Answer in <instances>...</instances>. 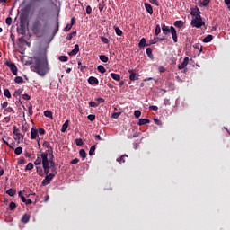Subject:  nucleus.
Returning a JSON list of instances; mask_svg holds the SVG:
<instances>
[{"label":"nucleus","mask_w":230,"mask_h":230,"mask_svg":"<svg viewBox=\"0 0 230 230\" xmlns=\"http://www.w3.org/2000/svg\"><path fill=\"white\" fill-rule=\"evenodd\" d=\"M212 40H213V35L211 34H208L203 39V42L205 43L211 42Z\"/></svg>","instance_id":"25"},{"label":"nucleus","mask_w":230,"mask_h":230,"mask_svg":"<svg viewBox=\"0 0 230 230\" xmlns=\"http://www.w3.org/2000/svg\"><path fill=\"white\" fill-rule=\"evenodd\" d=\"M31 69L40 76H46V74L49 71V68L48 67V58H36L35 64L31 66Z\"/></svg>","instance_id":"1"},{"label":"nucleus","mask_w":230,"mask_h":230,"mask_svg":"<svg viewBox=\"0 0 230 230\" xmlns=\"http://www.w3.org/2000/svg\"><path fill=\"white\" fill-rule=\"evenodd\" d=\"M97 69H98L99 73H102V74L107 73V69H105V66H102V65H100V66L97 67Z\"/></svg>","instance_id":"35"},{"label":"nucleus","mask_w":230,"mask_h":230,"mask_svg":"<svg viewBox=\"0 0 230 230\" xmlns=\"http://www.w3.org/2000/svg\"><path fill=\"white\" fill-rule=\"evenodd\" d=\"M43 146H44L45 148H48V149L51 148V145H49V142H48V141H45V142L43 143Z\"/></svg>","instance_id":"61"},{"label":"nucleus","mask_w":230,"mask_h":230,"mask_svg":"<svg viewBox=\"0 0 230 230\" xmlns=\"http://www.w3.org/2000/svg\"><path fill=\"white\" fill-rule=\"evenodd\" d=\"M21 221L22 222V224H28L30 222V215L29 214H24L22 217Z\"/></svg>","instance_id":"20"},{"label":"nucleus","mask_w":230,"mask_h":230,"mask_svg":"<svg viewBox=\"0 0 230 230\" xmlns=\"http://www.w3.org/2000/svg\"><path fill=\"white\" fill-rule=\"evenodd\" d=\"M146 51L147 57L153 60L154 59V54H152V49L147 48Z\"/></svg>","instance_id":"28"},{"label":"nucleus","mask_w":230,"mask_h":230,"mask_svg":"<svg viewBox=\"0 0 230 230\" xmlns=\"http://www.w3.org/2000/svg\"><path fill=\"white\" fill-rule=\"evenodd\" d=\"M18 164H26V159L24 157H22L18 160Z\"/></svg>","instance_id":"60"},{"label":"nucleus","mask_w":230,"mask_h":230,"mask_svg":"<svg viewBox=\"0 0 230 230\" xmlns=\"http://www.w3.org/2000/svg\"><path fill=\"white\" fill-rule=\"evenodd\" d=\"M38 133L40 134V136H44V134H46V129H44L43 128H40Z\"/></svg>","instance_id":"53"},{"label":"nucleus","mask_w":230,"mask_h":230,"mask_svg":"<svg viewBox=\"0 0 230 230\" xmlns=\"http://www.w3.org/2000/svg\"><path fill=\"white\" fill-rule=\"evenodd\" d=\"M44 116L46 118H50L51 119H53V112L49 111H44Z\"/></svg>","instance_id":"33"},{"label":"nucleus","mask_w":230,"mask_h":230,"mask_svg":"<svg viewBox=\"0 0 230 230\" xmlns=\"http://www.w3.org/2000/svg\"><path fill=\"white\" fill-rule=\"evenodd\" d=\"M47 154H49V155H53V147H49V148L47 150Z\"/></svg>","instance_id":"64"},{"label":"nucleus","mask_w":230,"mask_h":230,"mask_svg":"<svg viewBox=\"0 0 230 230\" xmlns=\"http://www.w3.org/2000/svg\"><path fill=\"white\" fill-rule=\"evenodd\" d=\"M79 155L82 157V159H85L87 157V153L85 152V149H81L79 151Z\"/></svg>","instance_id":"30"},{"label":"nucleus","mask_w":230,"mask_h":230,"mask_svg":"<svg viewBox=\"0 0 230 230\" xmlns=\"http://www.w3.org/2000/svg\"><path fill=\"white\" fill-rule=\"evenodd\" d=\"M163 40H166V38H155L154 40H150V44H157V42H163Z\"/></svg>","instance_id":"17"},{"label":"nucleus","mask_w":230,"mask_h":230,"mask_svg":"<svg viewBox=\"0 0 230 230\" xmlns=\"http://www.w3.org/2000/svg\"><path fill=\"white\" fill-rule=\"evenodd\" d=\"M75 145L77 146H82V145H84V140H82V138H76L75 139Z\"/></svg>","instance_id":"44"},{"label":"nucleus","mask_w":230,"mask_h":230,"mask_svg":"<svg viewBox=\"0 0 230 230\" xmlns=\"http://www.w3.org/2000/svg\"><path fill=\"white\" fill-rule=\"evenodd\" d=\"M159 33H161V25L156 24L155 26V35H159Z\"/></svg>","instance_id":"38"},{"label":"nucleus","mask_w":230,"mask_h":230,"mask_svg":"<svg viewBox=\"0 0 230 230\" xmlns=\"http://www.w3.org/2000/svg\"><path fill=\"white\" fill-rule=\"evenodd\" d=\"M41 159H42V166L44 170L45 175H49V160L48 159V152L41 153Z\"/></svg>","instance_id":"3"},{"label":"nucleus","mask_w":230,"mask_h":230,"mask_svg":"<svg viewBox=\"0 0 230 230\" xmlns=\"http://www.w3.org/2000/svg\"><path fill=\"white\" fill-rule=\"evenodd\" d=\"M6 193H7V195H9V197H13L17 193V190H13V189H9L6 191Z\"/></svg>","instance_id":"27"},{"label":"nucleus","mask_w":230,"mask_h":230,"mask_svg":"<svg viewBox=\"0 0 230 230\" xmlns=\"http://www.w3.org/2000/svg\"><path fill=\"white\" fill-rule=\"evenodd\" d=\"M5 112H13V108H12V107H7V108L4 111V114H5Z\"/></svg>","instance_id":"59"},{"label":"nucleus","mask_w":230,"mask_h":230,"mask_svg":"<svg viewBox=\"0 0 230 230\" xmlns=\"http://www.w3.org/2000/svg\"><path fill=\"white\" fill-rule=\"evenodd\" d=\"M13 134L16 136V134H19V128H17V126L13 127Z\"/></svg>","instance_id":"55"},{"label":"nucleus","mask_w":230,"mask_h":230,"mask_svg":"<svg viewBox=\"0 0 230 230\" xmlns=\"http://www.w3.org/2000/svg\"><path fill=\"white\" fill-rule=\"evenodd\" d=\"M42 20L35 19L31 24V30L36 37H42L46 33V26L48 23L42 24Z\"/></svg>","instance_id":"2"},{"label":"nucleus","mask_w":230,"mask_h":230,"mask_svg":"<svg viewBox=\"0 0 230 230\" xmlns=\"http://www.w3.org/2000/svg\"><path fill=\"white\" fill-rule=\"evenodd\" d=\"M116 35H118L119 37H121L123 35V31H121V29H119V27H114Z\"/></svg>","instance_id":"31"},{"label":"nucleus","mask_w":230,"mask_h":230,"mask_svg":"<svg viewBox=\"0 0 230 230\" xmlns=\"http://www.w3.org/2000/svg\"><path fill=\"white\" fill-rule=\"evenodd\" d=\"M120 115H121L120 112H114L112 113L111 118H113L114 119H118Z\"/></svg>","instance_id":"48"},{"label":"nucleus","mask_w":230,"mask_h":230,"mask_svg":"<svg viewBox=\"0 0 230 230\" xmlns=\"http://www.w3.org/2000/svg\"><path fill=\"white\" fill-rule=\"evenodd\" d=\"M191 26H193V28H202V26H204V22L202 21V16H199V18H194L191 20L190 22Z\"/></svg>","instance_id":"4"},{"label":"nucleus","mask_w":230,"mask_h":230,"mask_svg":"<svg viewBox=\"0 0 230 230\" xmlns=\"http://www.w3.org/2000/svg\"><path fill=\"white\" fill-rule=\"evenodd\" d=\"M25 170H33V163H28L27 165L25 166Z\"/></svg>","instance_id":"47"},{"label":"nucleus","mask_w":230,"mask_h":230,"mask_svg":"<svg viewBox=\"0 0 230 230\" xmlns=\"http://www.w3.org/2000/svg\"><path fill=\"white\" fill-rule=\"evenodd\" d=\"M17 33L20 35H26V23L23 22H20V26L17 28Z\"/></svg>","instance_id":"9"},{"label":"nucleus","mask_w":230,"mask_h":230,"mask_svg":"<svg viewBox=\"0 0 230 230\" xmlns=\"http://www.w3.org/2000/svg\"><path fill=\"white\" fill-rule=\"evenodd\" d=\"M94 152H96V145L91 146L89 155H93Z\"/></svg>","instance_id":"41"},{"label":"nucleus","mask_w":230,"mask_h":230,"mask_svg":"<svg viewBox=\"0 0 230 230\" xmlns=\"http://www.w3.org/2000/svg\"><path fill=\"white\" fill-rule=\"evenodd\" d=\"M14 82H15V84H22L24 82V79H22V77H21V76H16L14 78Z\"/></svg>","instance_id":"37"},{"label":"nucleus","mask_w":230,"mask_h":230,"mask_svg":"<svg viewBox=\"0 0 230 230\" xmlns=\"http://www.w3.org/2000/svg\"><path fill=\"white\" fill-rule=\"evenodd\" d=\"M89 121H94L96 119V115L90 114L87 116Z\"/></svg>","instance_id":"54"},{"label":"nucleus","mask_w":230,"mask_h":230,"mask_svg":"<svg viewBox=\"0 0 230 230\" xmlns=\"http://www.w3.org/2000/svg\"><path fill=\"white\" fill-rule=\"evenodd\" d=\"M14 154H16V155H21V154H22V147L19 146L14 150Z\"/></svg>","instance_id":"42"},{"label":"nucleus","mask_w":230,"mask_h":230,"mask_svg":"<svg viewBox=\"0 0 230 230\" xmlns=\"http://www.w3.org/2000/svg\"><path fill=\"white\" fill-rule=\"evenodd\" d=\"M193 48H194L195 49H199V53H202V45H201V44H199V43H195V44L193 45Z\"/></svg>","instance_id":"36"},{"label":"nucleus","mask_w":230,"mask_h":230,"mask_svg":"<svg viewBox=\"0 0 230 230\" xmlns=\"http://www.w3.org/2000/svg\"><path fill=\"white\" fill-rule=\"evenodd\" d=\"M200 9H199V7L191 8L190 15H192V17H195V19L200 18Z\"/></svg>","instance_id":"10"},{"label":"nucleus","mask_w":230,"mask_h":230,"mask_svg":"<svg viewBox=\"0 0 230 230\" xmlns=\"http://www.w3.org/2000/svg\"><path fill=\"white\" fill-rule=\"evenodd\" d=\"M38 137V145L39 146H40V138H39V131L37 130V128L33 127L31 130V139H37Z\"/></svg>","instance_id":"8"},{"label":"nucleus","mask_w":230,"mask_h":230,"mask_svg":"<svg viewBox=\"0 0 230 230\" xmlns=\"http://www.w3.org/2000/svg\"><path fill=\"white\" fill-rule=\"evenodd\" d=\"M88 83L91 84V85H93V84H95L96 85H98V84H100V81H98V78L94 77V76H91L89 77L88 79Z\"/></svg>","instance_id":"15"},{"label":"nucleus","mask_w":230,"mask_h":230,"mask_svg":"<svg viewBox=\"0 0 230 230\" xmlns=\"http://www.w3.org/2000/svg\"><path fill=\"white\" fill-rule=\"evenodd\" d=\"M162 31H163L164 35H168V33H170V31H172V30L170 28H168V26H166V24L162 25Z\"/></svg>","instance_id":"19"},{"label":"nucleus","mask_w":230,"mask_h":230,"mask_svg":"<svg viewBox=\"0 0 230 230\" xmlns=\"http://www.w3.org/2000/svg\"><path fill=\"white\" fill-rule=\"evenodd\" d=\"M150 123V119H140L139 121L137 122V125L141 126V125H146Z\"/></svg>","instance_id":"22"},{"label":"nucleus","mask_w":230,"mask_h":230,"mask_svg":"<svg viewBox=\"0 0 230 230\" xmlns=\"http://www.w3.org/2000/svg\"><path fill=\"white\" fill-rule=\"evenodd\" d=\"M100 105V103H98V102H93V101H91L90 102H89V106L90 107H98Z\"/></svg>","instance_id":"52"},{"label":"nucleus","mask_w":230,"mask_h":230,"mask_svg":"<svg viewBox=\"0 0 230 230\" xmlns=\"http://www.w3.org/2000/svg\"><path fill=\"white\" fill-rule=\"evenodd\" d=\"M173 24L176 28H182V26H184V22H182L181 20H179V21H175Z\"/></svg>","instance_id":"24"},{"label":"nucleus","mask_w":230,"mask_h":230,"mask_svg":"<svg viewBox=\"0 0 230 230\" xmlns=\"http://www.w3.org/2000/svg\"><path fill=\"white\" fill-rule=\"evenodd\" d=\"M101 40H102V42H103L104 44H109V39H107V38H105V37H103V36L101 37Z\"/></svg>","instance_id":"58"},{"label":"nucleus","mask_w":230,"mask_h":230,"mask_svg":"<svg viewBox=\"0 0 230 230\" xmlns=\"http://www.w3.org/2000/svg\"><path fill=\"white\" fill-rule=\"evenodd\" d=\"M92 13H93V8L91 7V5H87L86 6V13H87V15H91Z\"/></svg>","instance_id":"51"},{"label":"nucleus","mask_w":230,"mask_h":230,"mask_svg":"<svg viewBox=\"0 0 230 230\" xmlns=\"http://www.w3.org/2000/svg\"><path fill=\"white\" fill-rule=\"evenodd\" d=\"M67 127H69V120H66L61 128V132H66V130H67Z\"/></svg>","instance_id":"26"},{"label":"nucleus","mask_w":230,"mask_h":230,"mask_svg":"<svg viewBox=\"0 0 230 230\" xmlns=\"http://www.w3.org/2000/svg\"><path fill=\"white\" fill-rule=\"evenodd\" d=\"M125 157H128L127 155H121L119 158H117V162L119 163L120 164L125 163Z\"/></svg>","instance_id":"32"},{"label":"nucleus","mask_w":230,"mask_h":230,"mask_svg":"<svg viewBox=\"0 0 230 230\" xmlns=\"http://www.w3.org/2000/svg\"><path fill=\"white\" fill-rule=\"evenodd\" d=\"M37 19L42 21V22H46V10L44 8L39 9Z\"/></svg>","instance_id":"7"},{"label":"nucleus","mask_w":230,"mask_h":230,"mask_svg":"<svg viewBox=\"0 0 230 230\" xmlns=\"http://www.w3.org/2000/svg\"><path fill=\"white\" fill-rule=\"evenodd\" d=\"M105 8V2L102 1L99 3V10L100 12H103V9Z\"/></svg>","instance_id":"40"},{"label":"nucleus","mask_w":230,"mask_h":230,"mask_svg":"<svg viewBox=\"0 0 230 230\" xmlns=\"http://www.w3.org/2000/svg\"><path fill=\"white\" fill-rule=\"evenodd\" d=\"M145 46H150V44H146V40L142 38L138 43V48H145Z\"/></svg>","instance_id":"21"},{"label":"nucleus","mask_w":230,"mask_h":230,"mask_svg":"<svg viewBox=\"0 0 230 230\" xmlns=\"http://www.w3.org/2000/svg\"><path fill=\"white\" fill-rule=\"evenodd\" d=\"M4 95L6 98H12V93H10V90H8V89H4Z\"/></svg>","instance_id":"39"},{"label":"nucleus","mask_w":230,"mask_h":230,"mask_svg":"<svg viewBox=\"0 0 230 230\" xmlns=\"http://www.w3.org/2000/svg\"><path fill=\"white\" fill-rule=\"evenodd\" d=\"M189 62H190V58H188V57L184 58L182 63L178 66V69H180V70L185 69V67L188 66Z\"/></svg>","instance_id":"12"},{"label":"nucleus","mask_w":230,"mask_h":230,"mask_svg":"<svg viewBox=\"0 0 230 230\" xmlns=\"http://www.w3.org/2000/svg\"><path fill=\"white\" fill-rule=\"evenodd\" d=\"M42 154L41 155H37V159L34 161L35 166H39L42 164Z\"/></svg>","instance_id":"18"},{"label":"nucleus","mask_w":230,"mask_h":230,"mask_svg":"<svg viewBox=\"0 0 230 230\" xmlns=\"http://www.w3.org/2000/svg\"><path fill=\"white\" fill-rule=\"evenodd\" d=\"M145 8L147 13H149L150 15L154 13V8H152V5L150 4L145 3Z\"/></svg>","instance_id":"16"},{"label":"nucleus","mask_w":230,"mask_h":230,"mask_svg":"<svg viewBox=\"0 0 230 230\" xmlns=\"http://www.w3.org/2000/svg\"><path fill=\"white\" fill-rule=\"evenodd\" d=\"M171 35L172 37L173 42H177V30H175V27L171 26Z\"/></svg>","instance_id":"13"},{"label":"nucleus","mask_w":230,"mask_h":230,"mask_svg":"<svg viewBox=\"0 0 230 230\" xmlns=\"http://www.w3.org/2000/svg\"><path fill=\"white\" fill-rule=\"evenodd\" d=\"M22 90H21V89L16 90V91L14 92V96H19V95L22 94Z\"/></svg>","instance_id":"62"},{"label":"nucleus","mask_w":230,"mask_h":230,"mask_svg":"<svg viewBox=\"0 0 230 230\" xmlns=\"http://www.w3.org/2000/svg\"><path fill=\"white\" fill-rule=\"evenodd\" d=\"M5 66L11 69V72L14 76H17V71H19V69L14 63H12L11 61H5Z\"/></svg>","instance_id":"5"},{"label":"nucleus","mask_w":230,"mask_h":230,"mask_svg":"<svg viewBox=\"0 0 230 230\" xmlns=\"http://www.w3.org/2000/svg\"><path fill=\"white\" fill-rule=\"evenodd\" d=\"M29 116H33V105L30 104L28 107Z\"/></svg>","instance_id":"45"},{"label":"nucleus","mask_w":230,"mask_h":230,"mask_svg":"<svg viewBox=\"0 0 230 230\" xmlns=\"http://www.w3.org/2000/svg\"><path fill=\"white\" fill-rule=\"evenodd\" d=\"M37 173L42 177L44 174L42 173V167H36Z\"/></svg>","instance_id":"56"},{"label":"nucleus","mask_w":230,"mask_h":230,"mask_svg":"<svg viewBox=\"0 0 230 230\" xmlns=\"http://www.w3.org/2000/svg\"><path fill=\"white\" fill-rule=\"evenodd\" d=\"M58 60H60V62H67V60H69V58H67V56H60L58 58Z\"/></svg>","instance_id":"43"},{"label":"nucleus","mask_w":230,"mask_h":230,"mask_svg":"<svg viewBox=\"0 0 230 230\" xmlns=\"http://www.w3.org/2000/svg\"><path fill=\"white\" fill-rule=\"evenodd\" d=\"M9 208H10L11 211H13L15 209V208H17V205L15 204V202L12 201L9 204Z\"/></svg>","instance_id":"46"},{"label":"nucleus","mask_w":230,"mask_h":230,"mask_svg":"<svg viewBox=\"0 0 230 230\" xmlns=\"http://www.w3.org/2000/svg\"><path fill=\"white\" fill-rule=\"evenodd\" d=\"M111 76L116 82H119L121 80V76L119 75H118V74H115V73H111Z\"/></svg>","instance_id":"23"},{"label":"nucleus","mask_w":230,"mask_h":230,"mask_svg":"<svg viewBox=\"0 0 230 230\" xmlns=\"http://www.w3.org/2000/svg\"><path fill=\"white\" fill-rule=\"evenodd\" d=\"M73 37H76V31H73L66 36V40H71Z\"/></svg>","instance_id":"34"},{"label":"nucleus","mask_w":230,"mask_h":230,"mask_svg":"<svg viewBox=\"0 0 230 230\" xmlns=\"http://www.w3.org/2000/svg\"><path fill=\"white\" fill-rule=\"evenodd\" d=\"M54 177L55 173L46 174L45 179L42 181V186H48V184H50Z\"/></svg>","instance_id":"6"},{"label":"nucleus","mask_w":230,"mask_h":230,"mask_svg":"<svg viewBox=\"0 0 230 230\" xmlns=\"http://www.w3.org/2000/svg\"><path fill=\"white\" fill-rule=\"evenodd\" d=\"M71 28H73V24L68 23V24L64 28V31H69V30H71Z\"/></svg>","instance_id":"57"},{"label":"nucleus","mask_w":230,"mask_h":230,"mask_svg":"<svg viewBox=\"0 0 230 230\" xmlns=\"http://www.w3.org/2000/svg\"><path fill=\"white\" fill-rule=\"evenodd\" d=\"M78 51H80V46H78V44H75L74 47V49L69 52V56L70 57H75V55H78Z\"/></svg>","instance_id":"14"},{"label":"nucleus","mask_w":230,"mask_h":230,"mask_svg":"<svg viewBox=\"0 0 230 230\" xmlns=\"http://www.w3.org/2000/svg\"><path fill=\"white\" fill-rule=\"evenodd\" d=\"M134 116H135V118H140L141 117V111H139V110H136L135 111H134Z\"/></svg>","instance_id":"49"},{"label":"nucleus","mask_w":230,"mask_h":230,"mask_svg":"<svg viewBox=\"0 0 230 230\" xmlns=\"http://www.w3.org/2000/svg\"><path fill=\"white\" fill-rule=\"evenodd\" d=\"M128 73H129V80L131 82H135V80H139L137 73L134 72V70H128Z\"/></svg>","instance_id":"11"},{"label":"nucleus","mask_w":230,"mask_h":230,"mask_svg":"<svg viewBox=\"0 0 230 230\" xmlns=\"http://www.w3.org/2000/svg\"><path fill=\"white\" fill-rule=\"evenodd\" d=\"M99 60H101L102 62L107 63L109 62V58L105 55H100Z\"/></svg>","instance_id":"29"},{"label":"nucleus","mask_w":230,"mask_h":230,"mask_svg":"<svg viewBox=\"0 0 230 230\" xmlns=\"http://www.w3.org/2000/svg\"><path fill=\"white\" fill-rule=\"evenodd\" d=\"M209 3H211V0H203L202 2H200V4L202 6H208V4H209Z\"/></svg>","instance_id":"50"},{"label":"nucleus","mask_w":230,"mask_h":230,"mask_svg":"<svg viewBox=\"0 0 230 230\" xmlns=\"http://www.w3.org/2000/svg\"><path fill=\"white\" fill-rule=\"evenodd\" d=\"M5 22L6 24H8V26H10L12 24V18L11 17L6 18Z\"/></svg>","instance_id":"63"}]
</instances>
